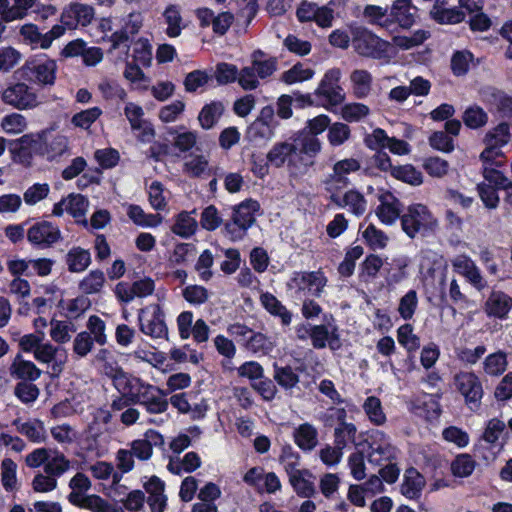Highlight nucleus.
<instances>
[{
    "label": "nucleus",
    "mask_w": 512,
    "mask_h": 512,
    "mask_svg": "<svg viewBox=\"0 0 512 512\" xmlns=\"http://www.w3.org/2000/svg\"><path fill=\"white\" fill-rule=\"evenodd\" d=\"M425 486L424 477L413 467L408 468L403 476L401 493L408 499H417Z\"/></svg>",
    "instance_id": "nucleus-33"
},
{
    "label": "nucleus",
    "mask_w": 512,
    "mask_h": 512,
    "mask_svg": "<svg viewBox=\"0 0 512 512\" xmlns=\"http://www.w3.org/2000/svg\"><path fill=\"white\" fill-rule=\"evenodd\" d=\"M127 215L134 224L144 228L157 227L162 222L159 214H147L139 205L129 204Z\"/></svg>",
    "instance_id": "nucleus-41"
},
{
    "label": "nucleus",
    "mask_w": 512,
    "mask_h": 512,
    "mask_svg": "<svg viewBox=\"0 0 512 512\" xmlns=\"http://www.w3.org/2000/svg\"><path fill=\"white\" fill-rule=\"evenodd\" d=\"M84 411L83 397L72 396L55 404L51 409V415L55 419L67 418Z\"/></svg>",
    "instance_id": "nucleus-38"
},
{
    "label": "nucleus",
    "mask_w": 512,
    "mask_h": 512,
    "mask_svg": "<svg viewBox=\"0 0 512 512\" xmlns=\"http://www.w3.org/2000/svg\"><path fill=\"white\" fill-rule=\"evenodd\" d=\"M70 467L71 461L63 453L53 451L50 453L44 466V472L49 473L57 480V478L69 471Z\"/></svg>",
    "instance_id": "nucleus-46"
},
{
    "label": "nucleus",
    "mask_w": 512,
    "mask_h": 512,
    "mask_svg": "<svg viewBox=\"0 0 512 512\" xmlns=\"http://www.w3.org/2000/svg\"><path fill=\"white\" fill-rule=\"evenodd\" d=\"M356 434V426L343 421L334 430V444L344 450L349 444H355Z\"/></svg>",
    "instance_id": "nucleus-53"
},
{
    "label": "nucleus",
    "mask_w": 512,
    "mask_h": 512,
    "mask_svg": "<svg viewBox=\"0 0 512 512\" xmlns=\"http://www.w3.org/2000/svg\"><path fill=\"white\" fill-rule=\"evenodd\" d=\"M24 69L31 76V80L40 86L50 87L55 84L58 65L54 59L46 58L26 63Z\"/></svg>",
    "instance_id": "nucleus-20"
},
{
    "label": "nucleus",
    "mask_w": 512,
    "mask_h": 512,
    "mask_svg": "<svg viewBox=\"0 0 512 512\" xmlns=\"http://www.w3.org/2000/svg\"><path fill=\"white\" fill-rule=\"evenodd\" d=\"M327 284V278L320 270L311 272H295L287 286L289 289H295L297 292L308 291L312 295L321 296L324 287Z\"/></svg>",
    "instance_id": "nucleus-18"
},
{
    "label": "nucleus",
    "mask_w": 512,
    "mask_h": 512,
    "mask_svg": "<svg viewBox=\"0 0 512 512\" xmlns=\"http://www.w3.org/2000/svg\"><path fill=\"white\" fill-rule=\"evenodd\" d=\"M397 340L409 353L415 352L421 345L420 338L414 333L410 324H403L397 329Z\"/></svg>",
    "instance_id": "nucleus-58"
},
{
    "label": "nucleus",
    "mask_w": 512,
    "mask_h": 512,
    "mask_svg": "<svg viewBox=\"0 0 512 512\" xmlns=\"http://www.w3.org/2000/svg\"><path fill=\"white\" fill-rule=\"evenodd\" d=\"M415 12L416 8L410 0H395L390 14L401 27L409 28L414 23Z\"/></svg>",
    "instance_id": "nucleus-36"
},
{
    "label": "nucleus",
    "mask_w": 512,
    "mask_h": 512,
    "mask_svg": "<svg viewBox=\"0 0 512 512\" xmlns=\"http://www.w3.org/2000/svg\"><path fill=\"white\" fill-rule=\"evenodd\" d=\"M140 331L155 340L168 338V327L165 322V313L160 303H152L138 311Z\"/></svg>",
    "instance_id": "nucleus-5"
},
{
    "label": "nucleus",
    "mask_w": 512,
    "mask_h": 512,
    "mask_svg": "<svg viewBox=\"0 0 512 512\" xmlns=\"http://www.w3.org/2000/svg\"><path fill=\"white\" fill-rule=\"evenodd\" d=\"M360 161L356 158H344L336 161L332 171L323 180L324 189L327 193L342 192L350 185L349 175L359 171Z\"/></svg>",
    "instance_id": "nucleus-11"
},
{
    "label": "nucleus",
    "mask_w": 512,
    "mask_h": 512,
    "mask_svg": "<svg viewBox=\"0 0 512 512\" xmlns=\"http://www.w3.org/2000/svg\"><path fill=\"white\" fill-rule=\"evenodd\" d=\"M299 155L304 154L311 158L315 157L322 148L321 141L317 136L302 131L298 138Z\"/></svg>",
    "instance_id": "nucleus-64"
},
{
    "label": "nucleus",
    "mask_w": 512,
    "mask_h": 512,
    "mask_svg": "<svg viewBox=\"0 0 512 512\" xmlns=\"http://www.w3.org/2000/svg\"><path fill=\"white\" fill-rule=\"evenodd\" d=\"M512 309V298L502 291L493 290L489 294L484 310L490 317L505 319Z\"/></svg>",
    "instance_id": "nucleus-28"
},
{
    "label": "nucleus",
    "mask_w": 512,
    "mask_h": 512,
    "mask_svg": "<svg viewBox=\"0 0 512 512\" xmlns=\"http://www.w3.org/2000/svg\"><path fill=\"white\" fill-rule=\"evenodd\" d=\"M341 71L338 68H332L326 71L318 87L315 95L325 99L323 106L328 109L332 106H338L345 100V92L339 85Z\"/></svg>",
    "instance_id": "nucleus-13"
},
{
    "label": "nucleus",
    "mask_w": 512,
    "mask_h": 512,
    "mask_svg": "<svg viewBox=\"0 0 512 512\" xmlns=\"http://www.w3.org/2000/svg\"><path fill=\"white\" fill-rule=\"evenodd\" d=\"M88 200L81 194L71 193L53 206L52 214L60 217L64 212L74 218L84 217L88 209Z\"/></svg>",
    "instance_id": "nucleus-26"
},
{
    "label": "nucleus",
    "mask_w": 512,
    "mask_h": 512,
    "mask_svg": "<svg viewBox=\"0 0 512 512\" xmlns=\"http://www.w3.org/2000/svg\"><path fill=\"white\" fill-rule=\"evenodd\" d=\"M401 227L403 232L413 239L417 235L427 236L433 233L438 227V220L427 206L414 203L404 210Z\"/></svg>",
    "instance_id": "nucleus-3"
},
{
    "label": "nucleus",
    "mask_w": 512,
    "mask_h": 512,
    "mask_svg": "<svg viewBox=\"0 0 512 512\" xmlns=\"http://www.w3.org/2000/svg\"><path fill=\"white\" fill-rule=\"evenodd\" d=\"M392 176L413 186H419L423 183L422 173L411 164L396 166L392 170Z\"/></svg>",
    "instance_id": "nucleus-56"
},
{
    "label": "nucleus",
    "mask_w": 512,
    "mask_h": 512,
    "mask_svg": "<svg viewBox=\"0 0 512 512\" xmlns=\"http://www.w3.org/2000/svg\"><path fill=\"white\" fill-rule=\"evenodd\" d=\"M116 389L124 395H129L133 403L144 407L149 414L165 413L169 407L167 394L163 390L138 377L120 374L116 378Z\"/></svg>",
    "instance_id": "nucleus-1"
},
{
    "label": "nucleus",
    "mask_w": 512,
    "mask_h": 512,
    "mask_svg": "<svg viewBox=\"0 0 512 512\" xmlns=\"http://www.w3.org/2000/svg\"><path fill=\"white\" fill-rule=\"evenodd\" d=\"M68 486L71 492L67 499L69 503L78 508L84 509L89 499L96 496V494H87L92 487V483L89 477L82 472H77L70 479Z\"/></svg>",
    "instance_id": "nucleus-23"
},
{
    "label": "nucleus",
    "mask_w": 512,
    "mask_h": 512,
    "mask_svg": "<svg viewBox=\"0 0 512 512\" xmlns=\"http://www.w3.org/2000/svg\"><path fill=\"white\" fill-rule=\"evenodd\" d=\"M507 357L502 351L488 355L484 361V371L490 376H498L507 368Z\"/></svg>",
    "instance_id": "nucleus-62"
},
{
    "label": "nucleus",
    "mask_w": 512,
    "mask_h": 512,
    "mask_svg": "<svg viewBox=\"0 0 512 512\" xmlns=\"http://www.w3.org/2000/svg\"><path fill=\"white\" fill-rule=\"evenodd\" d=\"M276 347V340L263 333H252L248 337L247 348L254 354L268 355Z\"/></svg>",
    "instance_id": "nucleus-45"
},
{
    "label": "nucleus",
    "mask_w": 512,
    "mask_h": 512,
    "mask_svg": "<svg viewBox=\"0 0 512 512\" xmlns=\"http://www.w3.org/2000/svg\"><path fill=\"white\" fill-rule=\"evenodd\" d=\"M20 36L31 49L47 50L55 40L64 36V28L53 25L49 31L42 33L36 24L27 23L21 26Z\"/></svg>",
    "instance_id": "nucleus-12"
},
{
    "label": "nucleus",
    "mask_w": 512,
    "mask_h": 512,
    "mask_svg": "<svg viewBox=\"0 0 512 512\" xmlns=\"http://www.w3.org/2000/svg\"><path fill=\"white\" fill-rule=\"evenodd\" d=\"M454 384L469 408L477 409L483 397V387L478 376L472 372H460L455 376Z\"/></svg>",
    "instance_id": "nucleus-14"
},
{
    "label": "nucleus",
    "mask_w": 512,
    "mask_h": 512,
    "mask_svg": "<svg viewBox=\"0 0 512 512\" xmlns=\"http://www.w3.org/2000/svg\"><path fill=\"white\" fill-rule=\"evenodd\" d=\"M94 18V9L82 3H70L63 8L60 15V24L64 28V34L69 29H76L79 25L87 26Z\"/></svg>",
    "instance_id": "nucleus-17"
},
{
    "label": "nucleus",
    "mask_w": 512,
    "mask_h": 512,
    "mask_svg": "<svg viewBox=\"0 0 512 512\" xmlns=\"http://www.w3.org/2000/svg\"><path fill=\"white\" fill-rule=\"evenodd\" d=\"M124 115L130 123L133 131H139V140L142 142H150L155 135L154 129L144 117L143 108L133 102L125 105Z\"/></svg>",
    "instance_id": "nucleus-24"
},
{
    "label": "nucleus",
    "mask_w": 512,
    "mask_h": 512,
    "mask_svg": "<svg viewBox=\"0 0 512 512\" xmlns=\"http://www.w3.org/2000/svg\"><path fill=\"white\" fill-rule=\"evenodd\" d=\"M23 147L33 149L49 161H54L69 152V139L60 133L43 130L36 134H25L19 138Z\"/></svg>",
    "instance_id": "nucleus-2"
},
{
    "label": "nucleus",
    "mask_w": 512,
    "mask_h": 512,
    "mask_svg": "<svg viewBox=\"0 0 512 512\" xmlns=\"http://www.w3.org/2000/svg\"><path fill=\"white\" fill-rule=\"evenodd\" d=\"M16 430L33 443L41 444L46 442L48 435L44 422L39 419H31L22 422L19 419L13 421Z\"/></svg>",
    "instance_id": "nucleus-29"
},
{
    "label": "nucleus",
    "mask_w": 512,
    "mask_h": 512,
    "mask_svg": "<svg viewBox=\"0 0 512 512\" xmlns=\"http://www.w3.org/2000/svg\"><path fill=\"white\" fill-rule=\"evenodd\" d=\"M329 199L338 208L347 209L357 217L362 216L367 209V200L356 189H349L343 195H341V192H331L329 193Z\"/></svg>",
    "instance_id": "nucleus-22"
},
{
    "label": "nucleus",
    "mask_w": 512,
    "mask_h": 512,
    "mask_svg": "<svg viewBox=\"0 0 512 512\" xmlns=\"http://www.w3.org/2000/svg\"><path fill=\"white\" fill-rule=\"evenodd\" d=\"M260 205L257 201L249 199L241 202L233 212L232 221L225 225V232L233 241L244 237L246 231L255 222V213Z\"/></svg>",
    "instance_id": "nucleus-8"
},
{
    "label": "nucleus",
    "mask_w": 512,
    "mask_h": 512,
    "mask_svg": "<svg viewBox=\"0 0 512 512\" xmlns=\"http://www.w3.org/2000/svg\"><path fill=\"white\" fill-rule=\"evenodd\" d=\"M451 265L454 271L463 276L476 290L482 291L487 287L481 270L469 256L457 255L451 259Z\"/></svg>",
    "instance_id": "nucleus-19"
},
{
    "label": "nucleus",
    "mask_w": 512,
    "mask_h": 512,
    "mask_svg": "<svg viewBox=\"0 0 512 512\" xmlns=\"http://www.w3.org/2000/svg\"><path fill=\"white\" fill-rule=\"evenodd\" d=\"M510 141V129L506 123H501L494 128L489 129L483 143L485 149L480 154V160L484 164L500 165L498 159L503 156L502 148Z\"/></svg>",
    "instance_id": "nucleus-9"
},
{
    "label": "nucleus",
    "mask_w": 512,
    "mask_h": 512,
    "mask_svg": "<svg viewBox=\"0 0 512 512\" xmlns=\"http://www.w3.org/2000/svg\"><path fill=\"white\" fill-rule=\"evenodd\" d=\"M49 325L50 338L54 343L59 345L70 342L73 334L76 332L75 324L69 320L52 319Z\"/></svg>",
    "instance_id": "nucleus-37"
},
{
    "label": "nucleus",
    "mask_w": 512,
    "mask_h": 512,
    "mask_svg": "<svg viewBox=\"0 0 512 512\" xmlns=\"http://www.w3.org/2000/svg\"><path fill=\"white\" fill-rule=\"evenodd\" d=\"M432 18L440 24H457L463 21L465 14L459 8H445L435 5L431 10Z\"/></svg>",
    "instance_id": "nucleus-51"
},
{
    "label": "nucleus",
    "mask_w": 512,
    "mask_h": 512,
    "mask_svg": "<svg viewBox=\"0 0 512 512\" xmlns=\"http://www.w3.org/2000/svg\"><path fill=\"white\" fill-rule=\"evenodd\" d=\"M362 237L373 250L384 249L389 241L386 233L372 223L362 231Z\"/></svg>",
    "instance_id": "nucleus-57"
},
{
    "label": "nucleus",
    "mask_w": 512,
    "mask_h": 512,
    "mask_svg": "<svg viewBox=\"0 0 512 512\" xmlns=\"http://www.w3.org/2000/svg\"><path fill=\"white\" fill-rule=\"evenodd\" d=\"M194 212L183 211L179 213L172 226V232L182 238H189L194 235L198 227L196 219L192 216Z\"/></svg>",
    "instance_id": "nucleus-43"
},
{
    "label": "nucleus",
    "mask_w": 512,
    "mask_h": 512,
    "mask_svg": "<svg viewBox=\"0 0 512 512\" xmlns=\"http://www.w3.org/2000/svg\"><path fill=\"white\" fill-rule=\"evenodd\" d=\"M165 22L167 24L166 34L175 38L181 34V13L180 8L176 5H169L163 13Z\"/></svg>",
    "instance_id": "nucleus-59"
},
{
    "label": "nucleus",
    "mask_w": 512,
    "mask_h": 512,
    "mask_svg": "<svg viewBox=\"0 0 512 512\" xmlns=\"http://www.w3.org/2000/svg\"><path fill=\"white\" fill-rule=\"evenodd\" d=\"M368 462L374 466H382L386 462L397 459L398 449L392 444L390 437L380 430H372L368 439Z\"/></svg>",
    "instance_id": "nucleus-10"
},
{
    "label": "nucleus",
    "mask_w": 512,
    "mask_h": 512,
    "mask_svg": "<svg viewBox=\"0 0 512 512\" xmlns=\"http://www.w3.org/2000/svg\"><path fill=\"white\" fill-rule=\"evenodd\" d=\"M86 328V333H90V337L96 344L103 346L107 343L106 324L99 316L91 315L86 323Z\"/></svg>",
    "instance_id": "nucleus-60"
},
{
    "label": "nucleus",
    "mask_w": 512,
    "mask_h": 512,
    "mask_svg": "<svg viewBox=\"0 0 512 512\" xmlns=\"http://www.w3.org/2000/svg\"><path fill=\"white\" fill-rule=\"evenodd\" d=\"M353 95L358 99L367 98L372 91L373 77L364 69H355L350 74Z\"/></svg>",
    "instance_id": "nucleus-35"
},
{
    "label": "nucleus",
    "mask_w": 512,
    "mask_h": 512,
    "mask_svg": "<svg viewBox=\"0 0 512 512\" xmlns=\"http://www.w3.org/2000/svg\"><path fill=\"white\" fill-rule=\"evenodd\" d=\"M224 107L220 102L206 104L198 115V120L203 129L212 128L221 117Z\"/></svg>",
    "instance_id": "nucleus-52"
},
{
    "label": "nucleus",
    "mask_w": 512,
    "mask_h": 512,
    "mask_svg": "<svg viewBox=\"0 0 512 512\" xmlns=\"http://www.w3.org/2000/svg\"><path fill=\"white\" fill-rule=\"evenodd\" d=\"M201 466V459L196 452H188L183 458H171L167 465L169 472L175 475L191 473Z\"/></svg>",
    "instance_id": "nucleus-39"
},
{
    "label": "nucleus",
    "mask_w": 512,
    "mask_h": 512,
    "mask_svg": "<svg viewBox=\"0 0 512 512\" xmlns=\"http://www.w3.org/2000/svg\"><path fill=\"white\" fill-rule=\"evenodd\" d=\"M28 241L39 247H50L61 238L59 228L51 222L41 221L33 224L27 231Z\"/></svg>",
    "instance_id": "nucleus-21"
},
{
    "label": "nucleus",
    "mask_w": 512,
    "mask_h": 512,
    "mask_svg": "<svg viewBox=\"0 0 512 512\" xmlns=\"http://www.w3.org/2000/svg\"><path fill=\"white\" fill-rule=\"evenodd\" d=\"M250 65L257 74L259 80H264L272 76L278 67V61L275 57L267 56L263 51L256 50L251 54Z\"/></svg>",
    "instance_id": "nucleus-32"
},
{
    "label": "nucleus",
    "mask_w": 512,
    "mask_h": 512,
    "mask_svg": "<svg viewBox=\"0 0 512 512\" xmlns=\"http://www.w3.org/2000/svg\"><path fill=\"white\" fill-rule=\"evenodd\" d=\"M463 122L470 129H478L488 122L487 113L478 105L466 108L463 113Z\"/></svg>",
    "instance_id": "nucleus-61"
},
{
    "label": "nucleus",
    "mask_w": 512,
    "mask_h": 512,
    "mask_svg": "<svg viewBox=\"0 0 512 512\" xmlns=\"http://www.w3.org/2000/svg\"><path fill=\"white\" fill-rule=\"evenodd\" d=\"M376 198L378 205L375 208V215L382 224L391 226L394 225L398 219L401 220V202L393 193L385 189H380L376 194Z\"/></svg>",
    "instance_id": "nucleus-15"
},
{
    "label": "nucleus",
    "mask_w": 512,
    "mask_h": 512,
    "mask_svg": "<svg viewBox=\"0 0 512 512\" xmlns=\"http://www.w3.org/2000/svg\"><path fill=\"white\" fill-rule=\"evenodd\" d=\"M102 114V109L94 106L74 114L71 118V123L76 128L88 130Z\"/></svg>",
    "instance_id": "nucleus-55"
},
{
    "label": "nucleus",
    "mask_w": 512,
    "mask_h": 512,
    "mask_svg": "<svg viewBox=\"0 0 512 512\" xmlns=\"http://www.w3.org/2000/svg\"><path fill=\"white\" fill-rule=\"evenodd\" d=\"M65 262L70 272L80 273L91 264V254L82 247H73L67 252Z\"/></svg>",
    "instance_id": "nucleus-40"
},
{
    "label": "nucleus",
    "mask_w": 512,
    "mask_h": 512,
    "mask_svg": "<svg viewBox=\"0 0 512 512\" xmlns=\"http://www.w3.org/2000/svg\"><path fill=\"white\" fill-rule=\"evenodd\" d=\"M262 307L273 317L280 319L281 324L288 326L292 322V313L282 302L270 292H262L259 298Z\"/></svg>",
    "instance_id": "nucleus-30"
},
{
    "label": "nucleus",
    "mask_w": 512,
    "mask_h": 512,
    "mask_svg": "<svg viewBox=\"0 0 512 512\" xmlns=\"http://www.w3.org/2000/svg\"><path fill=\"white\" fill-rule=\"evenodd\" d=\"M104 272L96 269L90 271L79 283V289L84 294L99 293L105 284Z\"/></svg>",
    "instance_id": "nucleus-54"
},
{
    "label": "nucleus",
    "mask_w": 512,
    "mask_h": 512,
    "mask_svg": "<svg viewBox=\"0 0 512 512\" xmlns=\"http://www.w3.org/2000/svg\"><path fill=\"white\" fill-rule=\"evenodd\" d=\"M183 171L191 177H202L209 174V161L204 155L191 154L185 158Z\"/></svg>",
    "instance_id": "nucleus-47"
},
{
    "label": "nucleus",
    "mask_w": 512,
    "mask_h": 512,
    "mask_svg": "<svg viewBox=\"0 0 512 512\" xmlns=\"http://www.w3.org/2000/svg\"><path fill=\"white\" fill-rule=\"evenodd\" d=\"M273 118V109L264 107L261 110L260 117L248 127L247 137L250 141L257 142L261 140H270L274 136V129L270 124Z\"/></svg>",
    "instance_id": "nucleus-27"
},
{
    "label": "nucleus",
    "mask_w": 512,
    "mask_h": 512,
    "mask_svg": "<svg viewBox=\"0 0 512 512\" xmlns=\"http://www.w3.org/2000/svg\"><path fill=\"white\" fill-rule=\"evenodd\" d=\"M0 99L19 111L34 109L40 104L36 90L25 82L8 85L0 92Z\"/></svg>",
    "instance_id": "nucleus-7"
},
{
    "label": "nucleus",
    "mask_w": 512,
    "mask_h": 512,
    "mask_svg": "<svg viewBox=\"0 0 512 512\" xmlns=\"http://www.w3.org/2000/svg\"><path fill=\"white\" fill-rule=\"evenodd\" d=\"M298 146L291 142H277L267 153V161L272 166L280 168L287 164L293 175L306 172L308 165L300 162Z\"/></svg>",
    "instance_id": "nucleus-6"
},
{
    "label": "nucleus",
    "mask_w": 512,
    "mask_h": 512,
    "mask_svg": "<svg viewBox=\"0 0 512 512\" xmlns=\"http://www.w3.org/2000/svg\"><path fill=\"white\" fill-rule=\"evenodd\" d=\"M33 357L38 363L46 365L55 376L64 370L68 358L64 348L56 346L50 341H44Z\"/></svg>",
    "instance_id": "nucleus-16"
},
{
    "label": "nucleus",
    "mask_w": 512,
    "mask_h": 512,
    "mask_svg": "<svg viewBox=\"0 0 512 512\" xmlns=\"http://www.w3.org/2000/svg\"><path fill=\"white\" fill-rule=\"evenodd\" d=\"M430 34L428 31L419 29L409 35H396L392 38L391 45L400 50H410L422 45Z\"/></svg>",
    "instance_id": "nucleus-42"
},
{
    "label": "nucleus",
    "mask_w": 512,
    "mask_h": 512,
    "mask_svg": "<svg viewBox=\"0 0 512 512\" xmlns=\"http://www.w3.org/2000/svg\"><path fill=\"white\" fill-rule=\"evenodd\" d=\"M352 45L359 55L376 60L389 61L394 54L390 42L365 28H356L353 31Z\"/></svg>",
    "instance_id": "nucleus-4"
},
{
    "label": "nucleus",
    "mask_w": 512,
    "mask_h": 512,
    "mask_svg": "<svg viewBox=\"0 0 512 512\" xmlns=\"http://www.w3.org/2000/svg\"><path fill=\"white\" fill-rule=\"evenodd\" d=\"M27 126L26 117L18 112L5 115L0 122L2 131L8 135H19L27 129Z\"/></svg>",
    "instance_id": "nucleus-48"
},
{
    "label": "nucleus",
    "mask_w": 512,
    "mask_h": 512,
    "mask_svg": "<svg viewBox=\"0 0 512 512\" xmlns=\"http://www.w3.org/2000/svg\"><path fill=\"white\" fill-rule=\"evenodd\" d=\"M350 135L351 130L347 124L335 122L328 129L327 140L332 147H338L348 141Z\"/></svg>",
    "instance_id": "nucleus-63"
},
{
    "label": "nucleus",
    "mask_w": 512,
    "mask_h": 512,
    "mask_svg": "<svg viewBox=\"0 0 512 512\" xmlns=\"http://www.w3.org/2000/svg\"><path fill=\"white\" fill-rule=\"evenodd\" d=\"M311 477L312 474L308 470L303 469L297 475H293L289 482L299 496L310 498L315 494V487Z\"/></svg>",
    "instance_id": "nucleus-49"
},
{
    "label": "nucleus",
    "mask_w": 512,
    "mask_h": 512,
    "mask_svg": "<svg viewBox=\"0 0 512 512\" xmlns=\"http://www.w3.org/2000/svg\"><path fill=\"white\" fill-rule=\"evenodd\" d=\"M13 377L22 380L35 381L40 378L42 371L30 360H25L22 355L17 354L10 367Z\"/></svg>",
    "instance_id": "nucleus-34"
},
{
    "label": "nucleus",
    "mask_w": 512,
    "mask_h": 512,
    "mask_svg": "<svg viewBox=\"0 0 512 512\" xmlns=\"http://www.w3.org/2000/svg\"><path fill=\"white\" fill-rule=\"evenodd\" d=\"M310 339L314 348L323 349L328 346L332 351L341 347L338 328L335 325H314L310 327Z\"/></svg>",
    "instance_id": "nucleus-25"
},
{
    "label": "nucleus",
    "mask_w": 512,
    "mask_h": 512,
    "mask_svg": "<svg viewBox=\"0 0 512 512\" xmlns=\"http://www.w3.org/2000/svg\"><path fill=\"white\" fill-rule=\"evenodd\" d=\"M315 71L304 63H296L281 74V81L288 85L301 83L313 78Z\"/></svg>",
    "instance_id": "nucleus-44"
},
{
    "label": "nucleus",
    "mask_w": 512,
    "mask_h": 512,
    "mask_svg": "<svg viewBox=\"0 0 512 512\" xmlns=\"http://www.w3.org/2000/svg\"><path fill=\"white\" fill-rule=\"evenodd\" d=\"M293 439L302 451L310 452L318 445V430L311 423H302L294 429Z\"/></svg>",
    "instance_id": "nucleus-31"
},
{
    "label": "nucleus",
    "mask_w": 512,
    "mask_h": 512,
    "mask_svg": "<svg viewBox=\"0 0 512 512\" xmlns=\"http://www.w3.org/2000/svg\"><path fill=\"white\" fill-rule=\"evenodd\" d=\"M362 407L366 416L368 417L369 421L372 424L376 426H381L385 424L387 418L379 398L375 396L367 397Z\"/></svg>",
    "instance_id": "nucleus-50"
}]
</instances>
